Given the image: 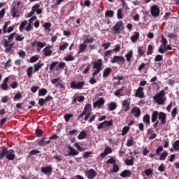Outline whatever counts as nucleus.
I'll return each instance as SVG.
<instances>
[{"instance_id": "f257e3e1", "label": "nucleus", "mask_w": 179, "mask_h": 179, "mask_svg": "<svg viewBox=\"0 0 179 179\" xmlns=\"http://www.w3.org/2000/svg\"><path fill=\"white\" fill-rule=\"evenodd\" d=\"M92 69H94L93 72L94 76L99 75L103 70V59H99L96 62H93Z\"/></svg>"}, {"instance_id": "f03ea898", "label": "nucleus", "mask_w": 179, "mask_h": 179, "mask_svg": "<svg viewBox=\"0 0 179 179\" xmlns=\"http://www.w3.org/2000/svg\"><path fill=\"white\" fill-rule=\"evenodd\" d=\"M164 97V90H162L153 97V99L159 106H163L166 103V99Z\"/></svg>"}, {"instance_id": "7ed1b4c3", "label": "nucleus", "mask_w": 179, "mask_h": 179, "mask_svg": "<svg viewBox=\"0 0 179 179\" xmlns=\"http://www.w3.org/2000/svg\"><path fill=\"white\" fill-rule=\"evenodd\" d=\"M4 157L9 160L10 162L15 160L16 155H15V150L10 149L7 147L3 146Z\"/></svg>"}, {"instance_id": "20e7f679", "label": "nucleus", "mask_w": 179, "mask_h": 179, "mask_svg": "<svg viewBox=\"0 0 179 179\" xmlns=\"http://www.w3.org/2000/svg\"><path fill=\"white\" fill-rule=\"evenodd\" d=\"M111 29L114 34H120L121 31L124 30V22L122 21H118Z\"/></svg>"}, {"instance_id": "39448f33", "label": "nucleus", "mask_w": 179, "mask_h": 179, "mask_svg": "<svg viewBox=\"0 0 179 179\" xmlns=\"http://www.w3.org/2000/svg\"><path fill=\"white\" fill-rule=\"evenodd\" d=\"M22 2L17 1L16 5H14L13 8L11 9L12 16L13 17H20V11L19 10V6Z\"/></svg>"}, {"instance_id": "423d86ee", "label": "nucleus", "mask_w": 179, "mask_h": 179, "mask_svg": "<svg viewBox=\"0 0 179 179\" xmlns=\"http://www.w3.org/2000/svg\"><path fill=\"white\" fill-rule=\"evenodd\" d=\"M9 43L10 42H8L6 39H3L1 41V44H3L5 48V52H10L12 51V48H13V46L15 45V43Z\"/></svg>"}, {"instance_id": "0eeeda50", "label": "nucleus", "mask_w": 179, "mask_h": 179, "mask_svg": "<svg viewBox=\"0 0 179 179\" xmlns=\"http://www.w3.org/2000/svg\"><path fill=\"white\" fill-rule=\"evenodd\" d=\"M71 89H77V90H82L83 89V86H85V81H72L71 82Z\"/></svg>"}, {"instance_id": "6e6552de", "label": "nucleus", "mask_w": 179, "mask_h": 179, "mask_svg": "<svg viewBox=\"0 0 179 179\" xmlns=\"http://www.w3.org/2000/svg\"><path fill=\"white\" fill-rule=\"evenodd\" d=\"M97 176V172L93 169H90V170H87L85 171V177L88 179H93Z\"/></svg>"}, {"instance_id": "1a4fd4ad", "label": "nucleus", "mask_w": 179, "mask_h": 179, "mask_svg": "<svg viewBox=\"0 0 179 179\" xmlns=\"http://www.w3.org/2000/svg\"><path fill=\"white\" fill-rule=\"evenodd\" d=\"M51 82L52 85H55V87H59L62 92L65 90V85L59 83V78H55L52 80Z\"/></svg>"}, {"instance_id": "9d476101", "label": "nucleus", "mask_w": 179, "mask_h": 179, "mask_svg": "<svg viewBox=\"0 0 179 179\" xmlns=\"http://www.w3.org/2000/svg\"><path fill=\"white\" fill-rule=\"evenodd\" d=\"M150 13L153 17H157L160 15V8L157 5L151 7Z\"/></svg>"}, {"instance_id": "9b49d317", "label": "nucleus", "mask_w": 179, "mask_h": 179, "mask_svg": "<svg viewBox=\"0 0 179 179\" xmlns=\"http://www.w3.org/2000/svg\"><path fill=\"white\" fill-rule=\"evenodd\" d=\"M41 173L45 174V176H51L52 174V166H43L41 169Z\"/></svg>"}, {"instance_id": "f8f14e48", "label": "nucleus", "mask_w": 179, "mask_h": 179, "mask_svg": "<svg viewBox=\"0 0 179 179\" xmlns=\"http://www.w3.org/2000/svg\"><path fill=\"white\" fill-rule=\"evenodd\" d=\"M111 64H117L122 62L124 64L125 62V58L122 56H114L113 58L110 60Z\"/></svg>"}, {"instance_id": "ddd939ff", "label": "nucleus", "mask_w": 179, "mask_h": 179, "mask_svg": "<svg viewBox=\"0 0 179 179\" xmlns=\"http://www.w3.org/2000/svg\"><path fill=\"white\" fill-rule=\"evenodd\" d=\"M8 82H9V77H6L3 80V83L0 85V88L5 92H6V90H9V85H8Z\"/></svg>"}, {"instance_id": "4468645a", "label": "nucleus", "mask_w": 179, "mask_h": 179, "mask_svg": "<svg viewBox=\"0 0 179 179\" xmlns=\"http://www.w3.org/2000/svg\"><path fill=\"white\" fill-rule=\"evenodd\" d=\"M68 149L69 150L68 154H66L65 156H78L79 155V152L78 150H75L73 147L71 145H68Z\"/></svg>"}, {"instance_id": "2eb2a0df", "label": "nucleus", "mask_w": 179, "mask_h": 179, "mask_svg": "<svg viewBox=\"0 0 179 179\" xmlns=\"http://www.w3.org/2000/svg\"><path fill=\"white\" fill-rule=\"evenodd\" d=\"M167 119V115L164 112L158 113V120H160L162 125L166 124V120Z\"/></svg>"}, {"instance_id": "dca6fc26", "label": "nucleus", "mask_w": 179, "mask_h": 179, "mask_svg": "<svg viewBox=\"0 0 179 179\" xmlns=\"http://www.w3.org/2000/svg\"><path fill=\"white\" fill-rule=\"evenodd\" d=\"M122 106L124 108V113H127V111H129V110L131 109V102L128 100H124L122 102Z\"/></svg>"}, {"instance_id": "f3484780", "label": "nucleus", "mask_w": 179, "mask_h": 179, "mask_svg": "<svg viewBox=\"0 0 179 179\" xmlns=\"http://www.w3.org/2000/svg\"><path fill=\"white\" fill-rule=\"evenodd\" d=\"M43 55L45 57H51L52 55V50H51V45L46 46L43 50Z\"/></svg>"}, {"instance_id": "a211bd4d", "label": "nucleus", "mask_w": 179, "mask_h": 179, "mask_svg": "<svg viewBox=\"0 0 179 179\" xmlns=\"http://www.w3.org/2000/svg\"><path fill=\"white\" fill-rule=\"evenodd\" d=\"M105 103L106 101H104V99L100 98L99 100L94 103V108H96V107H98V108H101V106H104Z\"/></svg>"}, {"instance_id": "6ab92c4d", "label": "nucleus", "mask_w": 179, "mask_h": 179, "mask_svg": "<svg viewBox=\"0 0 179 179\" xmlns=\"http://www.w3.org/2000/svg\"><path fill=\"white\" fill-rule=\"evenodd\" d=\"M135 96L139 99H143L145 96V94H143V87H139L135 93Z\"/></svg>"}, {"instance_id": "aec40b11", "label": "nucleus", "mask_w": 179, "mask_h": 179, "mask_svg": "<svg viewBox=\"0 0 179 179\" xmlns=\"http://www.w3.org/2000/svg\"><path fill=\"white\" fill-rule=\"evenodd\" d=\"M131 114H134L136 118H139L141 117V108L138 107H134L131 110Z\"/></svg>"}, {"instance_id": "412c9836", "label": "nucleus", "mask_w": 179, "mask_h": 179, "mask_svg": "<svg viewBox=\"0 0 179 179\" xmlns=\"http://www.w3.org/2000/svg\"><path fill=\"white\" fill-rule=\"evenodd\" d=\"M110 153H113V149L110 147H106L104 152L100 154L101 157H106L107 155H110Z\"/></svg>"}, {"instance_id": "4be33fe9", "label": "nucleus", "mask_w": 179, "mask_h": 179, "mask_svg": "<svg viewBox=\"0 0 179 179\" xmlns=\"http://www.w3.org/2000/svg\"><path fill=\"white\" fill-rule=\"evenodd\" d=\"M132 176V172L129 170H124L120 173V177H122V178H127L128 177H131Z\"/></svg>"}, {"instance_id": "5701e85b", "label": "nucleus", "mask_w": 179, "mask_h": 179, "mask_svg": "<svg viewBox=\"0 0 179 179\" xmlns=\"http://www.w3.org/2000/svg\"><path fill=\"white\" fill-rule=\"evenodd\" d=\"M45 45H47L45 42L38 41L37 45H36V47H37L36 51L38 52H40V51H41V49L44 48V47H45Z\"/></svg>"}, {"instance_id": "b1692460", "label": "nucleus", "mask_w": 179, "mask_h": 179, "mask_svg": "<svg viewBox=\"0 0 179 179\" xmlns=\"http://www.w3.org/2000/svg\"><path fill=\"white\" fill-rule=\"evenodd\" d=\"M79 50L78 52V55H79V54H82V52H85V51H86V48H87V45H86L85 43H81L79 45Z\"/></svg>"}, {"instance_id": "393cba45", "label": "nucleus", "mask_w": 179, "mask_h": 179, "mask_svg": "<svg viewBox=\"0 0 179 179\" xmlns=\"http://www.w3.org/2000/svg\"><path fill=\"white\" fill-rule=\"evenodd\" d=\"M143 121L146 125H150V115L146 114L143 117Z\"/></svg>"}, {"instance_id": "a878e982", "label": "nucleus", "mask_w": 179, "mask_h": 179, "mask_svg": "<svg viewBox=\"0 0 179 179\" xmlns=\"http://www.w3.org/2000/svg\"><path fill=\"white\" fill-rule=\"evenodd\" d=\"M42 66H44V63H36L34 65V73H36V72H38V71H40L41 68Z\"/></svg>"}, {"instance_id": "bb28decb", "label": "nucleus", "mask_w": 179, "mask_h": 179, "mask_svg": "<svg viewBox=\"0 0 179 179\" xmlns=\"http://www.w3.org/2000/svg\"><path fill=\"white\" fill-rule=\"evenodd\" d=\"M111 68L108 67L103 70V78H108L110 76V73H111Z\"/></svg>"}, {"instance_id": "cd10ccee", "label": "nucleus", "mask_w": 179, "mask_h": 179, "mask_svg": "<svg viewBox=\"0 0 179 179\" xmlns=\"http://www.w3.org/2000/svg\"><path fill=\"white\" fill-rule=\"evenodd\" d=\"M157 117H159V112L157 110H155L152 113V116H151L152 122H156V121L157 120Z\"/></svg>"}, {"instance_id": "c85d7f7f", "label": "nucleus", "mask_w": 179, "mask_h": 179, "mask_svg": "<svg viewBox=\"0 0 179 179\" xmlns=\"http://www.w3.org/2000/svg\"><path fill=\"white\" fill-rule=\"evenodd\" d=\"M139 38V32H134V35L131 36V43H136Z\"/></svg>"}, {"instance_id": "c756f323", "label": "nucleus", "mask_w": 179, "mask_h": 179, "mask_svg": "<svg viewBox=\"0 0 179 179\" xmlns=\"http://www.w3.org/2000/svg\"><path fill=\"white\" fill-rule=\"evenodd\" d=\"M117 107V103L115 102H110L108 106L109 111H114V110H115Z\"/></svg>"}, {"instance_id": "7c9ffc66", "label": "nucleus", "mask_w": 179, "mask_h": 179, "mask_svg": "<svg viewBox=\"0 0 179 179\" xmlns=\"http://www.w3.org/2000/svg\"><path fill=\"white\" fill-rule=\"evenodd\" d=\"M134 143H135V141H134V137L131 136L128 138L126 146L131 148V146H134Z\"/></svg>"}, {"instance_id": "2f4dec72", "label": "nucleus", "mask_w": 179, "mask_h": 179, "mask_svg": "<svg viewBox=\"0 0 179 179\" xmlns=\"http://www.w3.org/2000/svg\"><path fill=\"white\" fill-rule=\"evenodd\" d=\"M51 23L50 22H45L43 24V27L45 29V31H47L48 33H50L51 31Z\"/></svg>"}, {"instance_id": "473e14b6", "label": "nucleus", "mask_w": 179, "mask_h": 179, "mask_svg": "<svg viewBox=\"0 0 179 179\" xmlns=\"http://www.w3.org/2000/svg\"><path fill=\"white\" fill-rule=\"evenodd\" d=\"M86 136H87V133H86V131H82L78 136V139L80 141L82 139H85Z\"/></svg>"}, {"instance_id": "72a5a7b5", "label": "nucleus", "mask_w": 179, "mask_h": 179, "mask_svg": "<svg viewBox=\"0 0 179 179\" xmlns=\"http://www.w3.org/2000/svg\"><path fill=\"white\" fill-rule=\"evenodd\" d=\"M124 89H125V86H122L120 89H117L116 91H115L114 92L115 96H116L117 97H118V96H122V94L121 93V92H122Z\"/></svg>"}, {"instance_id": "f704fd0d", "label": "nucleus", "mask_w": 179, "mask_h": 179, "mask_svg": "<svg viewBox=\"0 0 179 179\" xmlns=\"http://www.w3.org/2000/svg\"><path fill=\"white\" fill-rule=\"evenodd\" d=\"M92 111V103H87L83 109V112L86 114L87 112Z\"/></svg>"}, {"instance_id": "c9c22d12", "label": "nucleus", "mask_w": 179, "mask_h": 179, "mask_svg": "<svg viewBox=\"0 0 179 179\" xmlns=\"http://www.w3.org/2000/svg\"><path fill=\"white\" fill-rule=\"evenodd\" d=\"M41 153V151L38 150H31L29 153V155L27 156V157H31V156H34L36 155H38Z\"/></svg>"}, {"instance_id": "e433bc0d", "label": "nucleus", "mask_w": 179, "mask_h": 179, "mask_svg": "<svg viewBox=\"0 0 179 179\" xmlns=\"http://www.w3.org/2000/svg\"><path fill=\"white\" fill-rule=\"evenodd\" d=\"M66 66V64L64 62H62L59 64V65L56 67V71H59V69H64Z\"/></svg>"}, {"instance_id": "4c0bfd02", "label": "nucleus", "mask_w": 179, "mask_h": 179, "mask_svg": "<svg viewBox=\"0 0 179 179\" xmlns=\"http://www.w3.org/2000/svg\"><path fill=\"white\" fill-rule=\"evenodd\" d=\"M114 16V11L112 10H106L105 13L106 17H113Z\"/></svg>"}, {"instance_id": "58836bf2", "label": "nucleus", "mask_w": 179, "mask_h": 179, "mask_svg": "<svg viewBox=\"0 0 179 179\" xmlns=\"http://www.w3.org/2000/svg\"><path fill=\"white\" fill-rule=\"evenodd\" d=\"M134 160H135V158L131 157V159H126L124 163L127 166H134Z\"/></svg>"}, {"instance_id": "ea45409f", "label": "nucleus", "mask_w": 179, "mask_h": 179, "mask_svg": "<svg viewBox=\"0 0 179 179\" xmlns=\"http://www.w3.org/2000/svg\"><path fill=\"white\" fill-rule=\"evenodd\" d=\"M167 156H169V153L167 151H164L162 154L160 155L159 160H166V157H167Z\"/></svg>"}, {"instance_id": "a19ab883", "label": "nucleus", "mask_w": 179, "mask_h": 179, "mask_svg": "<svg viewBox=\"0 0 179 179\" xmlns=\"http://www.w3.org/2000/svg\"><path fill=\"white\" fill-rule=\"evenodd\" d=\"M103 124L105 125V128H110V127H112L113 122V120H110L109 121L105 120L103 122Z\"/></svg>"}, {"instance_id": "79ce46f5", "label": "nucleus", "mask_w": 179, "mask_h": 179, "mask_svg": "<svg viewBox=\"0 0 179 179\" xmlns=\"http://www.w3.org/2000/svg\"><path fill=\"white\" fill-rule=\"evenodd\" d=\"M133 55H134V52L129 51V52L125 55V57H126V59H127V62H129V61H131V58H132Z\"/></svg>"}, {"instance_id": "37998d69", "label": "nucleus", "mask_w": 179, "mask_h": 179, "mask_svg": "<svg viewBox=\"0 0 179 179\" xmlns=\"http://www.w3.org/2000/svg\"><path fill=\"white\" fill-rule=\"evenodd\" d=\"M153 54V45L151 44L148 46L147 55H152Z\"/></svg>"}, {"instance_id": "c03bdc74", "label": "nucleus", "mask_w": 179, "mask_h": 179, "mask_svg": "<svg viewBox=\"0 0 179 179\" xmlns=\"http://www.w3.org/2000/svg\"><path fill=\"white\" fill-rule=\"evenodd\" d=\"M27 75L28 78L31 77V75H33V66H29L27 69Z\"/></svg>"}, {"instance_id": "a18cd8bd", "label": "nucleus", "mask_w": 179, "mask_h": 179, "mask_svg": "<svg viewBox=\"0 0 179 179\" xmlns=\"http://www.w3.org/2000/svg\"><path fill=\"white\" fill-rule=\"evenodd\" d=\"M117 19H123L124 18V15H122V8H119L117 10Z\"/></svg>"}, {"instance_id": "49530a36", "label": "nucleus", "mask_w": 179, "mask_h": 179, "mask_svg": "<svg viewBox=\"0 0 179 179\" xmlns=\"http://www.w3.org/2000/svg\"><path fill=\"white\" fill-rule=\"evenodd\" d=\"M128 132H129V127L125 126L124 127H123V129L122 130V136H124V135H127V134H128Z\"/></svg>"}, {"instance_id": "de8ad7c7", "label": "nucleus", "mask_w": 179, "mask_h": 179, "mask_svg": "<svg viewBox=\"0 0 179 179\" xmlns=\"http://www.w3.org/2000/svg\"><path fill=\"white\" fill-rule=\"evenodd\" d=\"M10 66H12V59H9L4 64V69H8V68H10Z\"/></svg>"}, {"instance_id": "09e8293b", "label": "nucleus", "mask_w": 179, "mask_h": 179, "mask_svg": "<svg viewBox=\"0 0 179 179\" xmlns=\"http://www.w3.org/2000/svg\"><path fill=\"white\" fill-rule=\"evenodd\" d=\"M47 94V90L45 88H41L38 91V96H45Z\"/></svg>"}, {"instance_id": "8fccbe9b", "label": "nucleus", "mask_w": 179, "mask_h": 179, "mask_svg": "<svg viewBox=\"0 0 179 179\" xmlns=\"http://www.w3.org/2000/svg\"><path fill=\"white\" fill-rule=\"evenodd\" d=\"M120 85H121V81L115 80L113 83V86L114 89H118V86H120Z\"/></svg>"}, {"instance_id": "3c124183", "label": "nucleus", "mask_w": 179, "mask_h": 179, "mask_svg": "<svg viewBox=\"0 0 179 179\" xmlns=\"http://www.w3.org/2000/svg\"><path fill=\"white\" fill-rule=\"evenodd\" d=\"M72 117H73V114L71 113H67L64 115V120L66 121V122H69V120H71V118H72Z\"/></svg>"}, {"instance_id": "603ef678", "label": "nucleus", "mask_w": 179, "mask_h": 179, "mask_svg": "<svg viewBox=\"0 0 179 179\" xmlns=\"http://www.w3.org/2000/svg\"><path fill=\"white\" fill-rule=\"evenodd\" d=\"M122 2V8L125 10H129V7H128V4L125 2V0H120Z\"/></svg>"}, {"instance_id": "864d4df0", "label": "nucleus", "mask_w": 179, "mask_h": 179, "mask_svg": "<svg viewBox=\"0 0 179 179\" xmlns=\"http://www.w3.org/2000/svg\"><path fill=\"white\" fill-rule=\"evenodd\" d=\"M69 46V43H66L59 46V50H60V51H65V50H66V48H68Z\"/></svg>"}, {"instance_id": "5fc2aeb1", "label": "nucleus", "mask_w": 179, "mask_h": 179, "mask_svg": "<svg viewBox=\"0 0 179 179\" xmlns=\"http://www.w3.org/2000/svg\"><path fill=\"white\" fill-rule=\"evenodd\" d=\"M163 152V146H159L156 150H155V154L157 156H160V152Z\"/></svg>"}, {"instance_id": "6e6d98bb", "label": "nucleus", "mask_w": 179, "mask_h": 179, "mask_svg": "<svg viewBox=\"0 0 179 179\" xmlns=\"http://www.w3.org/2000/svg\"><path fill=\"white\" fill-rule=\"evenodd\" d=\"M64 59L67 62H69V61H73L75 58L72 55H68L67 56L64 57Z\"/></svg>"}, {"instance_id": "4d7b16f0", "label": "nucleus", "mask_w": 179, "mask_h": 179, "mask_svg": "<svg viewBox=\"0 0 179 179\" xmlns=\"http://www.w3.org/2000/svg\"><path fill=\"white\" fill-rule=\"evenodd\" d=\"M117 163V161L114 159V158L110 157L109 159L106 161V164H115Z\"/></svg>"}, {"instance_id": "13d9d810", "label": "nucleus", "mask_w": 179, "mask_h": 179, "mask_svg": "<svg viewBox=\"0 0 179 179\" xmlns=\"http://www.w3.org/2000/svg\"><path fill=\"white\" fill-rule=\"evenodd\" d=\"M94 41L93 38H86L85 41L83 42L84 44H92Z\"/></svg>"}, {"instance_id": "bf43d9fd", "label": "nucleus", "mask_w": 179, "mask_h": 179, "mask_svg": "<svg viewBox=\"0 0 179 179\" xmlns=\"http://www.w3.org/2000/svg\"><path fill=\"white\" fill-rule=\"evenodd\" d=\"M93 155V152L92 151L86 152L83 155V159H89L90 157V155Z\"/></svg>"}, {"instance_id": "052dcab7", "label": "nucleus", "mask_w": 179, "mask_h": 179, "mask_svg": "<svg viewBox=\"0 0 179 179\" xmlns=\"http://www.w3.org/2000/svg\"><path fill=\"white\" fill-rule=\"evenodd\" d=\"M173 148L175 150H179V140H177L173 143Z\"/></svg>"}, {"instance_id": "680f3d73", "label": "nucleus", "mask_w": 179, "mask_h": 179, "mask_svg": "<svg viewBox=\"0 0 179 179\" xmlns=\"http://www.w3.org/2000/svg\"><path fill=\"white\" fill-rule=\"evenodd\" d=\"M22 97V94L20 92H18L14 96L13 100L14 101H16V100H20Z\"/></svg>"}, {"instance_id": "e2e57ef3", "label": "nucleus", "mask_w": 179, "mask_h": 179, "mask_svg": "<svg viewBox=\"0 0 179 179\" xmlns=\"http://www.w3.org/2000/svg\"><path fill=\"white\" fill-rule=\"evenodd\" d=\"M26 24H27V21H23L20 25V31H23V29L26 27Z\"/></svg>"}, {"instance_id": "0e129e2a", "label": "nucleus", "mask_w": 179, "mask_h": 179, "mask_svg": "<svg viewBox=\"0 0 179 179\" xmlns=\"http://www.w3.org/2000/svg\"><path fill=\"white\" fill-rule=\"evenodd\" d=\"M57 65H58V62H52L50 66V71H54V69L55 68V66H57Z\"/></svg>"}, {"instance_id": "69168bd1", "label": "nucleus", "mask_w": 179, "mask_h": 179, "mask_svg": "<svg viewBox=\"0 0 179 179\" xmlns=\"http://www.w3.org/2000/svg\"><path fill=\"white\" fill-rule=\"evenodd\" d=\"M144 173L145 176H147V177H149L150 176H152V174H153V170L146 169L145 171H144Z\"/></svg>"}, {"instance_id": "338daca9", "label": "nucleus", "mask_w": 179, "mask_h": 179, "mask_svg": "<svg viewBox=\"0 0 179 179\" xmlns=\"http://www.w3.org/2000/svg\"><path fill=\"white\" fill-rule=\"evenodd\" d=\"M18 55L20 57V58H24L26 57V52L21 50L19 51Z\"/></svg>"}, {"instance_id": "774afa93", "label": "nucleus", "mask_w": 179, "mask_h": 179, "mask_svg": "<svg viewBox=\"0 0 179 179\" xmlns=\"http://www.w3.org/2000/svg\"><path fill=\"white\" fill-rule=\"evenodd\" d=\"M39 8H40V4L36 3L32 6L31 9L36 13L37 10L39 9Z\"/></svg>"}]
</instances>
